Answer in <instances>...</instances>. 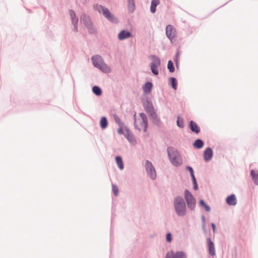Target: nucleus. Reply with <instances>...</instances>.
I'll return each mask as SVG.
<instances>
[{"instance_id":"obj_1","label":"nucleus","mask_w":258,"mask_h":258,"mask_svg":"<svg viewBox=\"0 0 258 258\" xmlns=\"http://www.w3.org/2000/svg\"><path fill=\"white\" fill-rule=\"evenodd\" d=\"M173 206L178 217H184L186 214V203L181 196H176L173 200Z\"/></svg>"},{"instance_id":"obj_2","label":"nucleus","mask_w":258,"mask_h":258,"mask_svg":"<svg viewBox=\"0 0 258 258\" xmlns=\"http://www.w3.org/2000/svg\"><path fill=\"white\" fill-rule=\"evenodd\" d=\"M167 155L171 163L175 167H179L182 163V158L177 149L169 147L167 149Z\"/></svg>"},{"instance_id":"obj_3","label":"nucleus","mask_w":258,"mask_h":258,"mask_svg":"<svg viewBox=\"0 0 258 258\" xmlns=\"http://www.w3.org/2000/svg\"><path fill=\"white\" fill-rule=\"evenodd\" d=\"M91 60L94 67L99 69L102 72L108 73L110 72V68L104 62L103 58L99 55H93Z\"/></svg>"},{"instance_id":"obj_4","label":"nucleus","mask_w":258,"mask_h":258,"mask_svg":"<svg viewBox=\"0 0 258 258\" xmlns=\"http://www.w3.org/2000/svg\"><path fill=\"white\" fill-rule=\"evenodd\" d=\"M96 9L99 13H102L104 17L106 18L108 21L114 24H117L119 23L118 19L112 14L109 9L102 5H96Z\"/></svg>"},{"instance_id":"obj_5","label":"nucleus","mask_w":258,"mask_h":258,"mask_svg":"<svg viewBox=\"0 0 258 258\" xmlns=\"http://www.w3.org/2000/svg\"><path fill=\"white\" fill-rule=\"evenodd\" d=\"M151 57L152 59L150 65L151 72L153 75L157 76L159 74L158 67L161 64L160 59L155 55H151Z\"/></svg>"},{"instance_id":"obj_6","label":"nucleus","mask_w":258,"mask_h":258,"mask_svg":"<svg viewBox=\"0 0 258 258\" xmlns=\"http://www.w3.org/2000/svg\"><path fill=\"white\" fill-rule=\"evenodd\" d=\"M145 167L148 175L152 179H155L157 177L156 170L152 162L149 160H146Z\"/></svg>"},{"instance_id":"obj_7","label":"nucleus","mask_w":258,"mask_h":258,"mask_svg":"<svg viewBox=\"0 0 258 258\" xmlns=\"http://www.w3.org/2000/svg\"><path fill=\"white\" fill-rule=\"evenodd\" d=\"M142 102L144 108L148 115L155 111L152 102L150 98L147 97L145 99H142Z\"/></svg>"},{"instance_id":"obj_8","label":"nucleus","mask_w":258,"mask_h":258,"mask_svg":"<svg viewBox=\"0 0 258 258\" xmlns=\"http://www.w3.org/2000/svg\"><path fill=\"white\" fill-rule=\"evenodd\" d=\"M166 35L172 43L176 35V29L172 25L168 24L166 27Z\"/></svg>"},{"instance_id":"obj_9","label":"nucleus","mask_w":258,"mask_h":258,"mask_svg":"<svg viewBox=\"0 0 258 258\" xmlns=\"http://www.w3.org/2000/svg\"><path fill=\"white\" fill-rule=\"evenodd\" d=\"M165 258H187V256L183 251H177L174 252L171 250L166 253Z\"/></svg>"},{"instance_id":"obj_10","label":"nucleus","mask_w":258,"mask_h":258,"mask_svg":"<svg viewBox=\"0 0 258 258\" xmlns=\"http://www.w3.org/2000/svg\"><path fill=\"white\" fill-rule=\"evenodd\" d=\"M208 250L209 254L212 256L216 255L214 242L212 240L210 237H208L206 239Z\"/></svg>"},{"instance_id":"obj_11","label":"nucleus","mask_w":258,"mask_h":258,"mask_svg":"<svg viewBox=\"0 0 258 258\" xmlns=\"http://www.w3.org/2000/svg\"><path fill=\"white\" fill-rule=\"evenodd\" d=\"M204 159L205 162H209L210 161L213 156V151L211 147L207 148L203 154Z\"/></svg>"},{"instance_id":"obj_12","label":"nucleus","mask_w":258,"mask_h":258,"mask_svg":"<svg viewBox=\"0 0 258 258\" xmlns=\"http://www.w3.org/2000/svg\"><path fill=\"white\" fill-rule=\"evenodd\" d=\"M132 33L126 30H122L118 34L117 38L119 40H123L132 37Z\"/></svg>"},{"instance_id":"obj_13","label":"nucleus","mask_w":258,"mask_h":258,"mask_svg":"<svg viewBox=\"0 0 258 258\" xmlns=\"http://www.w3.org/2000/svg\"><path fill=\"white\" fill-rule=\"evenodd\" d=\"M188 127L191 132L196 134H198L201 131L200 127L194 120L189 122Z\"/></svg>"},{"instance_id":"obj_14","label":"nucleus","mask_w":258,"mask_h":258,"mask_svg":"<svg viewBox=\"0 0 258 258\" xmlns=\"http://www.w3.org/2000/svg\"><path fill=\"white\" fill-rule=\"evenodd\" d=\"M151 118L153 123L157 126H160L161 124V121L160 118L158 116V115L156 111L151 113L148 115Z\"/></svg>"},{"instance_id":"obj_15","label":"nucleus","mask_w":258,"mask_h":258,"mask_svg":"<svg viewBox=\"0 0 258 258\" xmlns=\"http://www.w3.org/2000/svg\"><path fill=\"white\" fill-rule=\"evenodd\" d=\"M226 202L229 206H235L237 204V199L234 194L228 196L226 199Z\"/></svg>"},{"instance_id":"obj_16","label":"nucleus","mask_w":258,"mask_h":258,"mask_svg":"<svg viewBox=\"0 0 258 258\" xmlns=\"http://www.w3.org/2000/svg\"><path fill=\"white\" fill-rule=\"evenodd\" d=\"M140 116L142 119V123L141 125L143 126L144 132H146L148 128V119L145 113L142 112L140 113Z\"/></svg>"},{"instance_id":"obj_17","label":"nucleus","mask_w":258,"mask_h":258,"mask_svg":"<svg viewBox=\"0 0 258 258\" xmlns=\"http://www.w3.org/2000/svg\"><path fill=\"white\" fill-rule=\"evenodd\" d=\"M153 86V85L151 82H146L143 86L144 93L146 94H149L152 91Z\"/></svg>"},{"instance_id":"obj_18","label":"nucleus","mask_w":258,"mask_h":258,"mask_svg":"<svg viewBox=\"0 0 258 258\" xmlns=\"http://www.w3.org/2000/svg\"><path fill=\"white\" fill-rule=\"evenodd\" d=\"M127 7L128 13H133L136 9L135 0H127Z\"/></svg>"},{"instance_id":"obj_19","label":"nucleus","mask_w":258,"mask_h":258,"mask_svg":"<svg viewBox=\"0 0 258 258\" xmlns=\"http://www.w3.org/2000/svg\"><path fill=\"white\" fill-rule=\"evenodd\" d=\"M81 19L83 21L84 25H85V26L86 27L89 26L90 25L93 24L91 21V19L90 16L88 15H87L85 14H84L83 15H82V16L81 17Z\"/></svg>"},{"instance_id":"obj_20","label":"nucleus","mask_w":258,"mask_h":258,"mask_svg":"<svg viewBox=\"0 0 258 258\" xmlns=\"http://www.w3.org/2000/svg\"><path fill=\"white\" fill-rule=\"evenodd\" d=\"M192 146L196 149H201L204 146V142L202 139H197L192 143Z\"/></svg>"},{"instance_id":"obj_21","label":"nucleus","mask_w":258,"mask_h":258,"mask_svg":"<svg viewBox=\"0 0 258 258\" xmlns=\"http://www.w3.org/2000/svg\"><path fill=\"white\" fill-rule=\"evenodd\" d=\"M188 208L190 211H193L195 210L196 205V199H191V200H185Z\"/></svg>"},{"instance_id":"obj_22","label":"nucleus","mask_w":258,"mask_h":258,"mask_svg":"<svg viewBox=\"0 0 258 258\" xmlns=\"http://www.w3.org/2000/svg\"><path fill=\"white\" fill-rule=\"evenodd\" d=\"M100 126L102 130H104L108 126V121L106 116H102L100 120Z\"/></svg>"},{"instance_id":"obj_23","label":"nucleus","mask_w":258,"mask_h":258,"mask_svg":"<svg viewBox=\"0 0 258 258\" xmlns=\"http://www.w3.org/2000/svg\"><path fill=\"white\" fill-rule=\"evenodd\" d=\"M160 4V0H152L150 6V12L154 14L156 11V7Z\"/></svg>"},{"instance_id":"obj_24","label":"nucleus","mask_w":258,"mask_h":258,"mask_svg":"<svg viewBox=\"0 0 258 258\" xmlns=\"http://www.w3.org/2000/svg\"><path fill=\"white\" fill-rule=\"evenodd\" d=\"M69 14L71 18L72 25L77 24L78 23V18L76 17L75 11L73 10H70Z\"/></svg>"},{"instance_id":"obj_25","label":"nucleus","mask_w":258,"mask_h":258,"mask_svg":"<svg viewBox=\"0 0 258 258\" xmlns=\"http://www.w3.org/2000/svg\"><path fill=\"white\" fill-rule=\"evenodd\" d=\"M115 159L118 168L121 170H123L124 164L122 157L120 156H116Z\"/></svg>"},{"instance_id":"obj_26","label":"nucleus","mask_w":258,"mask_h":258,"mask_svg":"<svg viewBox=\"0 0 258 258\" xmlns=\"http://www.w3.org/2000/svg\"><path fill=\"white\" fill-rule=\"evenodd\" d=\"M169 85L174 90L177 89V81L175 77H171L169 78Z\"/></svg>"},{"instance_id":"obj_27","label":"nucleus","mask_w":258,"mask_h":258,"mask_svg":"<svg viewBox=\"0 0 258 258\" xmlns=\"http://www.w3.org/2000/svg\"><path fill=\"white\" fill-rule=\"evenodd\" d=\"M199 206L200 207L203 208L207 212L211 211V207L209 205L207 204L203 199H201L199 201Z\"/></svg>"},{"instance_id":"obj_28","label":"nucleus","mask_w":258,"mask_h":258,"mask_svg":"<svg viewBox=\"0 0 258 258\" xmlns=\"http://www.w3.org/2000/svg\"><path fill=\"white\" fill-rule=\"evenodd\" d=\"M250 176L255 184L258 185V172L252 169L250 171Z\"/></svg>"},{"instance_id":"obj_29","label":"nucleus","mask_w":258,"mask_h":258,"mask_svg":"<svg viewBox=\"0 0 258 258\" xmlns=\"http://www.w3.org/2000/svg\"><path fill=\"white\" fill-rule=\"evenodd\" d=\"M93 93L97 96H100L102 94L101 88L98 86H94L92 89Z\"/></svg>"},{"instance_id":"obj_30","label":"nucleus","mask_w":258,"mask_h":258,"mask_svg":"<svg viewBox=\"0 0 258 258\" xmlns=\"http://www.w3.org/2000/svg\"><path fill=\"white\" fill-rule=\"evenodd\" d=\"M184 199L185 200H191L195 199L190 191L186 189L184 191Z\"/></svg>"},{"instance_id":"obj_31","label":"nucleus","mask_w":258,"mask_h":258,"mask_svg":"<svg viewBox=\"0 0 258 258\" xmlns=\"http://www.w3.org/2000/svg\"><path fill=\"white\" fill-rule=\"evenodd\" d=\"M167 69L170 73H173L175 71L174 63L171 60H169L168 61Z\"/></svg>"},{"instance_id":"obj_32","label":"nucleus","mask_w":258,"mask_h":258,"mask_svg":"<svg viewBox=\"0 0 258 258\" xmlns=\"http://www.w3.org/2000/svg\"><path fill=\"white\" fill-rule=\"evenodd\" d=\"M177 126L180 128H183L184 127V121L183 119L178 116L176 120Z\"/></svg>"},{"instance_id":"obj_33","label":"nucleus","mask_w":258,"mask_h":258,"mask_svg":"<svg viewBox=\"0 0 258 258\" xmlns=\"http://www.w3.org/2000/svg\"><path fill=\"white\" fill-rule=\"evenodd\" d=\"M88 29V33L91 34H95L96 33V30L94 27L93 24L86 27Z\"/></svg>"},{"instance_id":"obj_34","label":"nucleus","mask_w":258,"mask_h":258,"mask_svg":"<svg viewBox=\"0 0 258 258\" xmlns=\"http://www.w3.org/2000/svg\"><path fill=\"white\" fill-rule=\"evenodd\" d=\"M112 191L113 195L115 196H117L118 195L119 189L118 186L116 184H112Z\"/></svg>"},{"instance_id":"obj_35","label":"nucleus","mask_w":258,"mask_h":258,"mask_svg":"<svg viewBox=\"0 0 258 258\" xmlns=\"http://www.w3.org/2000/svg\"><path fill=\"white\" fill-rule=\"evenodd\" d=\"M185 169L189 171V173H190V177H192L195 175V173H194V170L192 168V167L189 166V165H187L186 167H185Z\"/></svg>"},{"instance_id":"obj_36","label":"nucleus","mask_w":258,"mask_h":258,"mask_svg":"<svg viewBox=\"0 0 258 258\" xmlns=\"http://www.w3.org/2000/svg\"><path fill=\"white\" fill-rule=\"evenodd\" d=\"M201 219H202V229L204 231H206V218L204 215H202Z\"/></svg>"},{"instance_id":"obj_37","label":"nucleus","mask_w":258,"mask_h":258,"mask_svg":"<svg viewBox=\"0 0 258 258\" xmlns=\"http://www.w3.org/2000/svg\"><path fill=\"white\" fill-rule=\"evenodd\" d=\"M166 240L168 243H170L172 240V236L170 232H167L166 234Z\"/></svg>"},{"instance_id":"obj_38","label":"nucleus","mask_w":258,"mask_h":258,"mask_svg":"<svg viewBox=\"0 0 258 258\" xmlns=\"http://www.w3.org/2000/svg\"><path fill=\"white\" fill-rule=\"evenodd\" d=\"M124 136H125V138L130 142H132V141H133L134 140H135V137L134 135L132 134V133L128 135L124 134Z\"/></svg>"},{"instance_id":"obj_39","label":"nucleus","mask_w":258,"mask_h":258,"mask_svg":"<svg viewBox=\"0 0 258 258\" xmlns=\"http://www.w3.org/2000/svg\"><path fill=\"white\" fill-rule=\"evenodd\" d=\"M134 125L135 129L137 130L140 131L141 128L139 127L138 124H137V119H136V113H135L134 115Z\"/></svg>"},{"instance_id":"obj_40","label":"nucleus","mask_w":258,"mask_h":258,"mask_svg":"<svg viewBox=\"0 0 258 258\" xmlns=\"http://www.w3.org/2000/svg\"><path fill=\"white\" fill-rule=\"evenodd\" d=\"M113 119L117 124H119L121 121L119 116L116 114L113 115Z\"/></svg>"},{"instance_id":"obj_41","label":"nucleus","mask_w":258,"mask_h":258,"mask_svg":"<svg viewBox=\"0 0 258 258\" xmlns=\"http://www.w3.org/2000/svg\"><path fill=\"white\" fill-rule=\"evenodd\" d=\"M179 55V51L177 50L175 53V55L174 59H173L174 62L178 61Z\"/></svg>"},{"instance_id":"obj_42","label":"nucleus","mask_w":258,"mask_h":258,"mask_svg":"<svg viewBox=\"0 0 258 258\" xmlns=\"http://www.w3.org/2000/svg\"><path fill=\"white\" fill-rule=\"evenodd\" d=\"M123 128H122L121 127H118L117 129V133L119 135H124V134L123 133Z\"/></svg>"},{"instance_id":"obj_43","label":"nucleus","mask_w":258,"mask_h":258,"mask_svg":"<svg viewBox=\"0 0 258 258\" xmlns=\"http://www.w3.org/2000/svg\"><path fill=\"white\" fill-rule=\"evenodd\" d=\"M211 227L212 228L213 231L214 233H215L216 230V226L215 223H212L211 224Z\"/></svg>"},{"instance_id":"obj_44","label":"nucleus","mask_w":258,"mask_h":258,"mask_svg":"<svg viewBox=\"0 0 258 258\" xmlns=\"http://www.w3.org/2000/svg\"><path fill=\"white\" fill-rule=\"evenodd\" d=\"M191 180H192V183L193 184H197L198 182H197V179H196V178L195 177V175H194V176L192 177H191Z\"/></svg>"},{"instance_id":"obj_45","label":"nucleus","mask_w":258,"mask_h":258,"mask_svg":"<svg viewBox=\"0 0 258 258\" xmlns=\"http://www.w3.org/2000/svg\"><path fill=\"white\" fill-rule=\"evenodd\" d=\"M73 25L74 26L73 31H75V32H77L78 31V24H74Z\"/></svg>"},{"instance_id":"obj_46","label":"nucleus","mask_w":258,"mask_h":258,"mask_svg":"<svg viewBox=\"0 0 258 258\" xmlns=\"http://www.w3.org/2000/svg\"><path fill=\"white\" fill-rule=\"evenodd\" d=\"M117 124L118 125L119 127H121L122 128H125V127H126L124 123L122 121H121L119 124Z\"/></svg>"},{"instance_id":"obj_47","label":"nucleus","mask_w":258,"mask_h":258,"mask_svg":"<svg viewBox=\"0 0 258 258\" xmlns=\"http://www.w3.org/2000/svg\"><path fill=\"white\" fill-rule=\"evenodd\" d=\"M125 131L126 132V135H128V134H130L132 133V132H131L130 130L127 127H125Z\"/></svg>"},{"instance_id":"obj_48","label":"nucleus","mask_w":258,"mask_h":258,"mask_svg":"<svg viewBox=\"0 0 258 258\" xmlns=\"http://www.w3.org/2000/svg\"><path fill=\"white\" fill-rule=\"evenodd\" d=\"M193 189L195 190H197L198 189V184H193Z\"/></svg>"},{"instance_id":"obj_49","label":"nucleus","mask_w":258,"mask_h":258,"mask_svg":"<svg viewBox=\"0 0 258 258\" xmlns=\"http://www.w3.org/2000/svg\"><path fill=\"white\" fill-rule=\"evenodd\" d=\"M175 63L176 68L177 69H178V67H179V61H175Z\"/></svg>"},{"instance_id":"obj_50","label":"nucleus","mask_w":258,"mask_h":258,"mask_svg":"<svg viewBox=\"0 0 258 258\" xmlns=\"http://www.w3.org/2000/svg\"><path fill=\"white\" fill-rule=\"evenodd\" d=\"M112 235H113V231H112V227H111V229H110V237H111Z\"/></svg>"}]
</instances>
